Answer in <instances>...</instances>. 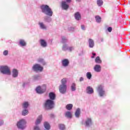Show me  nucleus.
<instances>
[{
    "label": "nucleus",
    "instance_id": "1",
    "mask_svg": "<svg viewBox=\"0 0 130 130\" xmlns=\"http://www.w3.org/2000/svg\"><path fill=\"white\" fill-rule=\"evenodd\" d=\"M41 9L42 10V12L47 15V16H49V17L52 16V11H51V9L49 8V7L47 5H43L41 6Z\"/></svg>",
    "mask_w": 130,
    "mask_h": 130
},
{
    "label": "nucleus",
    "instance_id": "2",
    "mask_svg": "<svg viewBox=\"0 0 130 130\" xmlns=\"http://www.w3.org/2000/svg\"><path fill=\"white\" fill-rule=\"evenodd\" d=\"M59 90L61 94H64L67 92V79L63 78L61 80V84L59 87Z\"/></svg>",
    "mask_w": 130,
    "mask_h": 130
},
{
    "label": "nucleus",
    "instance_id": "3",
    "mask_svg": "<svg viewBox=\"0 0 130 130\" xmlns=\"http://www.w3.org/2000/svg\"><path fill=\"white\" fill-rule=\"evenodd\" d=\"M46 109H52L54 107V102L51 100H47L45 104Z\"/></svg>",
    "mask_w": 130,
    "mask_h": 130
},
{
    "label": "nucleus",
    "instance_id": "4",
    "mask_svg": "<svg viewBox=\"0 0 130 130\" xmlns=\"http://www.w3.org/2000/svg\"><path fill=\"white\" fill-rule=\"evenodd\" d=\"M0 72L4 75H11L10 68L8 66H1L0 67Z\"/></svg>",
    "mask_w": 130,
    "mask_h": 130
},
{
    "label": "nucleus",
    "instance_id": "5",
    "mask_svg": "<svg viewBox=\"0 0 130 130\" xmlns=\"http://www.w3.org/2000/svg\"><path fill=\"white\" fill-rule=\"evenodd\" d=\"M17 125L18 128L24 129L26 127V121L24 119H22L17 123Z\"/></svg>",
    "mask_w": 130,
    "mask_h": 130
},
{
    "label": "nucleus",
    "instance_id": "6",
    "mask_svg": "<svg viewBox=\"0 0 130 130\" xmlns=\"http://www.w3.org/2000/svg\"><path fill=\"white\" fill-rule=\"evenodd\" d=\"M42 120V116L40 115L38 116L35 122L36 125L34 127V130H40V128L38 126V124H40Z\"/></svg>",
    "mask_w": 130,
    "mask_h": 130
},
{
    "label": "nucleus",
    "instance_id": "7",
    "mask_svg": "<svg viewBox=\"0 0 130 130\" xmlns=\"http://www.w3.org/2000/svg\"><path fill=\"white\" fill-rule=\"evenodd\" d=\"M28 106H29V104L28 103V102H25L23 103L22 105V107L24 109L22 111V115H24V116L27 115V114L29 113V112H28V109H27Z\"/></svg>",
    "mask_w": 130,
    "mask_h": 130
},
{
    "label": "nucleus",
    "instance_id": "8",
    "mask_svg": "<svg viewBox=\"0 0 130 130\" xmlns=\"http://www.w3.org/2000/svg\"><path fill=\"white\" fill-rule=\"evenodd\" d=\"M46 90V85H44L43 86L40 87L38 86L37 87L36 91L37 93L38 94H42V93H44V91Z\"/></svg>",
    "mask_w": 130,
    "mask_h": 130
},
{
    "label": "nucleus",
    "instance_id": "9",
    "mask_svg": "<svg viewBox=\"0 0 130 130\" xmlns=\"http://www.w3.org/2000/svg\"><path fill=\"white\" fill-rule=\"evenodd\" d=\"M32 69L35 72H42L43 71V67L38 64L34 65Z\"/></svg>",
    "mask_w": 130,
    "mask_h": 130
},
{
    "label": "nucleus",
    "instance_id": "10",
    "mask_svg": "<svg viewBox=\"0 0 130 130\" xmlns=\"http://www.w3.org/2000/svg\"><path fill=\"white\" fill-rule=\"evenodd\" d=\"M98 92L101 97H102L104 95H105V91L103 90V86L102 85L99 86L98 88Z\"/></svg>",
    "mask_w": 130,
    "mask_h": 130
},
{
    "label": "nucleus",
    "instance_id": "11",
    "mask_svg": "<svg viewBox=\"0 0 130 130\" xmlns=\"http://www.w3.org/2000/svg\"><path fill=\"white\" fill-rule=\"evenodd\" d=\"M69 7V5L67 4V2L64 1L62 2L61 7L63 10H68Z\"/></svg>",
    "mask_w": 130,
    "mask_h": 130
},
{
    "label": "nucleus",
    "instance_id": "12",
    "mask_svg": "<svg viewBox=\"0 0 130 130\" xmlns=\"http://www.w3.org/2000/svg\"><path fill=\"white\" fill-rule=\"evenodd\" d=\"M74 47H68V46L67 45H63L62 50L66 51V50H69V51H72V50H73Z\"/></svg>",
    "mask_w": 130,
    "mask_h": 130
},
{
    "label": "nucleus",
    "instance_id": "13",
    "mask_svg": "<svg viewBox=\"0 0 130 130\" xmlns=\"http://www.w3.org/2000/svg\"><path fill=\"white\" fill-rule=\"evenodd\" d=\"M18 72L16 69H13L12 71V77L13 78H17L18 77Z\"/></svg>",
    "mask_w": 130,
    "mask_h": 130
},
{
    "label": "nucleus",
    "instance_id": "14",
    "mask_svg": "<svg viewBox=\"0 0 130 130\" xmlns=\"http://www.w3.org/2000/svg\"><path fill=\"white\" fill-rule=\"evenodd\" d=\"M86 92L88 94H92L94 92L93 88L90 86H88L86 88Z\"/></svg>",
    "mask_w": 130,
    "mask_h": 130
},
{
    "label": "nucleus",
    "instance_id": "15",
    "mask_svg": "<svg viewBox=\"0 0 130 130\" xmlns=\"http://www.w3.org/2000/svg\"><path fill=\"white\" fill-rule=\"evenodd\" d=\"M94 70L95 72L99 73V72H101V66H100V65L96 64L94 68Z\"/></svg>",
    "mask_w": 130,
    "mask_h": 130
},
{
    "label": "nucleus",
    "instance_id": "16",
    "mask_svg": "<svg viewBox=\"0 0 130 130\" xmlns=\"http://www.w3.org/2000/svg\"><path fill=\"white\" fill-rule=\"evenodd\" d=\"M62 64L63 67H67L69 65V60L64 59L62 61Z\"/></svg>",
    "mask_w": 130,
    "mask_h": 130
},
{
    "label": "nucleus",
    "instance_id": "17",
    "mask_svg": "<svg viewBox=\"0 0 130 130\" xmlns=\"http://www.w3.org/2000/svg\"><path fill=\"white\" fill-rule=\"evenodd\" d=\"M49 98L51 100H54L55 99V94L53 92H50L49 94Z\"/></svg>",
    "mask_w": 130,
    "mask_h": 130
},
{
    "label": "nucleus",
    "instance_id": "18",
    "mask_svg": "<svg viewBox=\"0 0 130 130\" xmlns=\"http://www.w3.org/2000/svg\"><path fill=\"white\" fill-rule=\"evenodd\" d=\"M86 126H89V125H91L92 124V121L90 118H88L85 121Z\"/></svg>",
    "mask_w": 130,
    "mask_h": 130
},
{
    "label": "nucleus",
    "instance_id": "19",
    "mask_svg": "<svg viewBox=\"0 0 130 130\" xmlns=\"http://www.w3.org/2000/svg\"><path fill=\"white\" fill-rule=\"evenodd\" d=\"M88 42H89V47L92 48V47H94V41H93V40L89 39L88 40Z\"/></svg>",
    "mask_w": 130,
    "mask_h": 130
},
{
    "label": "nucleus",
    "instance_id": "20",
    "mask_svg": "<svg viewBox=\"0 0 130 130\" xmlns=\"http://www.w3.org/2000/svg\"><path fill=\"white\" fill-rule=\"evenodd\" d=\"M75 18L76 20H77V21H79V20L81 19V14H80V13L77 12L76 13H75Z\"/></svg>",
    "mask_w": 130,
    "mask_h": 130
},
{
    "label": "nucleus",
    "instance_id": "21",
    "mask_svg": "<svg viewBox=\"0 0 130 130\" xmlns=\"http://www.w3.org/2000/svg\"><path fill=\"white\" fill-rule=\"evenodd\" d=\"M44 126L46 129H50V125L47 122H44Z\"/></svg>",
    "mask_w": 130,
    "mask_h": 130
},
{
    "label": "nucleus",
    "instance_id": "22",
    "mask_svg": "<svg viewBox=\"0 0 130 130\" xmlns=\"http://www.w3.org/2000/svg\"><path fill=\"white\" fill-rule=\"evenodd\" d=\"M41 44L43 47H46L47 44L46 43V42L44 41V40H41Z\"/></svg>",
    "mask_w": 130,
    "mask_h": 130
},
{
    "label": "nucleus",
    "instance_id": "23",
    "mask_svg": "<svg viewBox=\"0 0 130 130\" xmlns=\"http://www.w3.org/2000/svg\"><path fill=\"white\" fill-rule=\"evenodd\" d=\"M19 44L21 46H25V45H26V42H25L24 40H20L19 41Z\"/></svg>",
    "mask_w": 130,
    "mask_h": 130
},
{
    "label": "nucleus",
    "instance_id": "24",
    "mask_svg": "<svg viewBox=\"0 0 130 130\" xmlns=\"http://www.w3.org/2000/svg\"><path fill=\"white\" fill-rule=\"evenodd\" d=\"M97 5L99 7H101L103 5V1L102 0H97Z\"/></svg>",
    "mask_w": 130,
    "mask_h": 130
},
{
    "label": "nucleus",
    "instance_id": "25",
    "mask_svg": "<svg viewBox=\"0 0 130 130\" xmlns=\"http://www.w3.org/2000/svg\"><path fill=\"white\" fill-rule=\"evenodd\" d=\"M75 116L76 117H79L80 116V109L78 108L76 110L75 112Z\"/></svg>",
    "mask_w": 130,
    "mask_h": 130
},
{
    "label": "nucleus",
    "instance_id": "26",
    "mask_svg": "<svg viewBox=\"0 0 130 130\" xmlns=\"http://www.w3.org/2000/svg\"><path fill=\"white\" fill-rule=\"evenodd\" d=\"M95 20L97 23H100V22H101V17H100L99 16H96Z\"/></svg>",
    "mask_w": 130,
    "mask_h": 130
},
{
    "label": "nucleus",
    "instance_id": "27",
    "mask_svg": "<svg viewBox=\"0 0 130 130\" xmlns=\"http://www.w3.org/2000/svg\"><path fill=\"white\" fill-rule=\"evenodd\" d=\"M66 116H67V117H68L69 118H71L72 113L71 112H67L66 113Z\"/></svg>",
    "mask_w": 130,
    "mask_h": 130
},
{
    "label": "nucleus",
    "instance_id": "28",
    "mask_svg": "<svg viewBox=\"0 0 130 130\" xmlns=\"http://www.w3.org/2000/svg\"><path fill=\"white\" fill-rule=\"evenodd\" d=\"M59 128L61 130H63L66 129V126L63 124H59Z\"/></svg>",
    "mask_w": 130,
    "mask_h": 130
},
{
    "label": "nucleus",
    "instance_id": "29",
    "mask_svg": "<svg viewBox=\"0 0 130 130\" xmlns=\"http://www.w3.org/2000/svg\"><path fill=\"white\" fill-rule=\"evenodd\" d=\"M66 108L68 110H71L72 108H73V105L72 104H68L66 106Z\"/></svg>",
    "mask_w": 130,
    "mask_h": 130
},
{
    "label": "nucleus",
    "instance_id": "30",
    "mask_svg": "<svg viewBox=\"0 0 130 130\" xmlns=\"http://www.w3.org/2000/svg\"><path fill=\"white\" fill-rule=\"evenodd\" d=\"M95 62H96V63H101V62H102V61H101V60L100 59V57L98 56L95 58Z\"/></svg>",
    "mask_w": 130,
    "mask_h": 130
},
{
    "label": "nucleus",
    "instance_id": "31",
    "mask_svg": "<svg viewBox=\"0 0 130 130\" xmlns=\"http://www.w3.org/2000/svg\"><path fill=\"white\" fill-rule=\"evenodd\" d=\"M86 77H87V79L90 80V79H91V78H92V75L91 74V73L87 72L86 73Z\"/></svg>",
    "mask_w": 130,
    "mask_h": 130
},
{
    "label": "nucleus",
    "instance_id": "32",
    "mask_svg": "<svg viewBox=\"0 0 130 130\" xmlns=\"http://www.w3.org/2000/svg\"><path fill=\"white\" fill-rule=\"evenodd\" d=\"M39 25L42 29H46V26L43 24V23L41 22Z\"/></svg>",
    "mask_w": 130,
    "mask_h": 130
},
{
    "label": "nucleus",
    "instance_id": "33",
    "mask_svg": "<svg viewBox=\"0 0 130 130\" xmlns=\"http://www.w3.org/2000/svg\"><path fill=\"white\" fill-rule=\"evenodd\" d=\"M71 89L72 91H75L76 90V84L73 83L71 86Z\"/></svg>",
    "mask_w": 130,
    "mask_h": 130
},
{
    "label": "nucleus",
    "instance_id": "34",
    "mask_svg": "<svg viewBox=\"0 0 130 130\" xmlns=\"http://www.w3.org/2000/svg\"><path fill=\"white\" fill-rule=\"evenodd\" d=\"M61 41H62V43H65V42H67L68 41V39H67V38H66V37H62Z\"/></svg>",
    "mask_w": 130,
    "mask_h": 130
},
{
    "label": "nucleus",
    "instance_id": "35",
    "mask_svg": "<svg viewBox=\"0 0 130 130\" xmlns=\"http://www.w3.org/2000/svg\"><path fill=\"white\" fill-rule=\"evenodd\" d=\"M46 21L47 22H50V21H51V18L49 17H47V19H46Z\"/></svg>",
    "mask_w": 130,
    "mask_h": 130
},
{
    "label": "nucleus",
    "instance_id": "36",
    "mask_svg": "<svg viewBox=\"0 0 130 130\" xmlns=\"http://www.w3.org/2000/svg\"><path fill=\"white\" fill-rule=\"evenodd\" d=\"M8 52H9L8 51V50L4 51V52H3L4 55H8Z\"/></svg>",
    "mask_w": 130,
    "mask_h": 130
},
{
    "label": "nucleus",
    "instance_id": "37",
    "mask_svg": "<svg viewBox=\"0 0 130 130\" xmlns=\"http://www.w3.org/2000/svg\"><path fill=\"white\" fill-rule=\"evenodd\" d=\"M39 62H43V64H45V63L44 62L43 59H39Z\"/></svg>",
    "mask_w": 130,
    "mask_h": 130
},
{
    "label": "nucleus",
    "instance_id": "38",
    "mask_svg": "<svg viewBox=\"0 0 130 130\" xmlns=\"http://www.w3.org/2000/svg\"><path fill=\"white\" fill-rule=\"evenodd\" d=\"M108 31L109 32H111V31H112V28L111 27H108Z\"/></svg>",
    "mask_w": 130,
    "mask_h": 130
},
{
    "label": "nucleus",
    "instance_id": "39",
    "mask_svg": "<svg viewBox=\"0 0 130 130\" xmlns=\"http://www.w3.org/2000/svg\"><path fill=\"white\" fill-rule=\"evenodd\" d=\"M69 31H74V28L73 27H71L69 28Z\"/></svg>",
    "mask_w": 130,
    "mask_h": 130
},
{
    "label": "nucleus",
    "instance_id": "40",
    "mask_svg": "<svg viewBox=\"0 0 130 130\" xmlns=\"http://www.w3.org/2000/svg\"><path fill=\"white\" fill-rule=\"evenodd\" d=\"M4 124V121L3 120L0 121V125Z\"/></svg>",
    "mask_w": 130,
    "mask_h": 130
},
{
    "label": "nucleus",
    "instance_id": "41",
    "mask_svg": "<svg viewBox=\"0 0 130 130\" xmlns=\"http://www.w3.org/2000/svg\"><path fill=\"white\" fill-rule=\"evenodd\" d=\"M81 29H82V30H85V26L82 25H81Z\"/></svg>",
    "mask_w": 130,
    "mask_h": 130
},
{
    "label": "nucleus",
    "instance_id": "42",
    "mask_svg": "<svg viewBox=\"0 0 130 130\" xmlns=\"http://www.w3.org/2000/svg\"><path fill=\"white\" fill-rule=\"evenodd\" d=\"M92 55L93 56H92L91 57H92V58H94V56H95V55H96V54L95 53H93Z\"/></svg>",
    "mask_w": 130,
    "mask_h": 130
},
{
    "label": "nucleus",
    "instance_id": "43",
    "mask_svg": "<svg viewBox=\"0 0 130 130\" xmlns=\"http://www.w3.org/2000/svg\"><path fill=\"white\" fill-rule=\"evenodd\" d=\"M84 80V78L83 77H81L79 79L80 82H82V81Z\"/></svg>",
    "mask_w": 130,
    "mask_h": 130
},
{
    "label": "nucleus",
    "instance_id": "44",
    "mask_svg": "<svg viewBox=\"0 0 130 130\" xmlns=\"http://www.w3.org/2000/svg\"><path fill=\"white\" fill-rule=\"evenodd\" d=\"M66 2L67 3H71L72 2V0H66Z\"/></svg>",
    "mask_w": 130,
    "mask_h": 130
},
{
    "label": "nucleus",
    "instance_id": "45",
    "mask_svg": "<svg viewBox=\"0 0 130 130\" xmlns=\"http://www.w3.org/2000/svg\"><path fill=\"white\" fill-rule=\"evenodd\" d=\"M76 2H81V0H76Z\"/></svg>",
    "mask_w": 130,
    "mask_h": 130
},
{
    "label": "nucleus",
    "instance_id": "46",
    "mask_svg": "<svg viewBox=\"0 0 130 130\" xmlns=\"http://www.w3.org/2000/svg\"><path fill=\"white\" fill-rule=\"evenodd\" d=\"M23 87H25V83L23 84Z\"/></svg>",
    "mask_w": 130,
    "mask_h": 130
},
{
    "label": "nucleus",
    "instance_id": "47",
    "mask_svg": "<svg viewBox=\"0 0 130 130\" xmlns=\"http://www.w3.org/2000/svg\"><path fill=\"white\" fill-rule=\"evenodd\" d=\"M101 41H102V42L103 41V39H102Z\"/></svg>",
    "mask_w": 130,
    "mask_h": 130
}]
</instances>
